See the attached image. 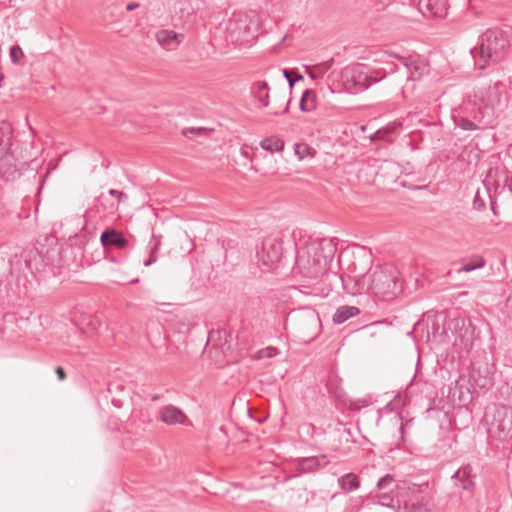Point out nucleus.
I'll use <instances>...</instances> for the list:
<instances>
[{"label": "nucleus", "mask_w": 512, "mask_h": 512, "mask_svg": "<svg viewBox=\"0 0 512 512\" xmlns=\"http://www.w3.org/2000/svg\"><path fill=\"white\" fill-rule=\"evenodd\" d=\"M336 251L331 240H312L297 250L296 268L307 279H317L328 269Z\"/></svg>", "instance_id": "f257e3e1"}, {"label": "nucleus", "mask_w": 512, "mask_h": 512, "mask_svg": "<svg viewBox=\"0 0 512 512\" xmlns=\"http://www.w3.org/2000/svg\"><path fill=\"white\" fill-rule=\"evenodd\" d=\"M366 274L367 291H371L384 300L392 299L402 291V284L399 278L400 273L391 264L374 267L371 264L366 270Z\"/></svg>", "instance_id": "f03ea898"}, {"label": "nucleus", "mask_w": 512, "mask_h": 512, "mask_svg": "<svg viewBox=\"0 0 512 512\" xmlns=\"http://www.w3.org/2000/svg\"><path fill=\"white\" fill-rule=\"evenodd\" d=\"M509 48L508 38L501 29H488L484 32L477 47L471 50V54L480 69L490 63L502 60Z\"/></svg>", "instance_id": "7ed1b4c3"}, {"label": "nucleus", "mask_w": 512, "mask_h": 512, "mask_svg": "<svg viewBox=\"0 0 512 512\" xmlns=\"http://www.w3.org/2000/svg\"><path fill=\"white\" fill-rule=\"evenodd\" d=\"M260 15L253 10L235 12L226 24V39L236 45H246L258 35Z\"/></svg>", "instance_id": "20e7f679"}, {"label": "nucleus", "mask_w": 512, "mask_h": 512, "mask_svg": "<svg viewBox=\"0 0 512 512\" xmlns=\"http://www.w3.org/2000/svg\"><path fill=\"white\" fill-rule=\"evenodd\" d=\"M385 77L384 71L360 63L345 67L341 73V80L350 93L362 92Z\"/></svg>", "instance_id": "39448f33"}, {"label": "nucleus", "mask_w": 512, "mask_h": 512, "mask_svg": "<svg viewBox=\"0 0 512 512\" xmlns=\"http://www.w3.org/2000/svg\"><path fill=\"white\" fill-rule=\"evenodd\" d=\"M372 264V257L370 254L362 253L354 255L348 270L350 274L342 276L343 289L351 294L357 295L367 291L366 270Z\"/></svg>", "instance_id": "423d86ee"}, {"label": "nucleus", "mask_w": 512, "mask_h": 512, "mask_svg": "<svg viewBox=\"0 0 512 512\" xmlns=\"http://www.w3.org/2000/svg\"><path fill=\"white\" fill-rule=\"evenodd\" d=\"M283 255V244L280 239L266 238L262 242L260 250H257L256 257L262 266L271 268L279 263Z\"/></svg>", "instance_id": "0eeeda50"}, {"label": "nucleus", "mask_w": 512, "mask_h": 512, "mask_svg": "<svg viewBox=\"0 0 512 512\" xmlns=\"http://www.w3.org/2000/svg\"><path fill=\"white\" fill-rule=\"evenodd\" d=\"M13 160V156L7 152V143L4 142L0 147V177L4 181H13L19 175Z\"/></svg>", "instance_id": "6e6552de"}, {"label": "nucleus", "mask_w": 512, "mask_h": 512, "mask_svg": "<svg viewBox=\"0 0 512 512\" xmlns=\"http://www.w3.org/2000/svg\"><path fill=\"white\" fill-rule=\"evenodd\" d=\"M329 464V460L326 455L302 457L296 460V469L299 473H312L317 471L321 467H325Z\"/></svg>", "instance_id": "1a4fd4ad"}, {"label": "nucleus", "mask_w": 512, "mask_h": 512, "mask_svg": "<svg viewBox=\"0 0 512 512\" xmlns=\"http://www.w3.org/2000/svg\"><path fill=\"white\" fill-rule=\"evenodd\" d=\"M418 9L424 16L443 17L447 11V0H417Z\"/></svg>", "instance_id": "9d476101"}, {"label": "nucleus", "mask_w": 512, "mask_h": 512, "mask_svg": "<svg viewBox=\"0 0 512 512\" xmlns=\"http://www.w3.org/2000/svg\"><path fill=\"white\" fill-rule=\"evenodd\" d=\"M100 241L105 248L117 247L123 249L128 245V240L124 235L114 228H106L101 233Z\"/></svg>", "instance_id": "9b49d317"}, {"label": "nucleus", "mask_w": 512, "mask_h": 512, "mask_svg": "<svg viewBox=\"0 0 512 512\" xmlns=\"http://www.w3.org/2000/svg\"><path fill=\"white\" fill-rule=\"evenodd\" d=\"M492 116V108L489 106L473 108L469 114V117L473 120V123H475L477 130H484L491 126L493 123Z\"/></svg>", "instance_id": "f8f14e48"}, {"label": "nucleus", "mask_w": 512, "mask_h": 512, "mask_svg": "<svg viewBox=\"0 0 512 512\" xmlns=\"http://www.w3.org/2000/svg\"><path fill=\"white\" fill-rule=\"evenodd\" d=\"M159 419L167 425H176L184 423L186 415L176 406L167 405L160 409Z\"/></svg>", "instance_id": "ddd939ff"}, {"label": "nucleus", "mask_w": 512, "mask_h": 512, "mask_svg": "<svg viewBox=\"0 0 512 512\" xmlns=\"http://www.w3.org/2000/svg\"><path fill=\"white\" fill-rule=\"evenodd\" d=\"M469 376L471 383L480 389L488 390L493 385L487 367H472Z\"/></svg>", "instance_id": "4468645a"}, {"label": "nucleus", "mask_w": 512, "mask_h": 512, "mask_svg": "<svg viewBox=\"0 0 512 512\" xmlns=\"http://www.w3.org/2000/svg\"><path fill=\"white\" fill-rule=\"evenodd\" d=\"M158 43L167 48L172 49L174 46L179 45L184 39L183 34H177L173 31L161 30L156 33Z\"/></svg>", "instance_id": "2eb2a0df"}, {"label": "nucleus", "mask_w": 512, "mask_h": 512, "mask_svg": "<svg viewBox=\"0 0 512 512\" xmlns=\"http://www.w3.org/2000/svg\"><path fill=\"white\" fill-rule=\"evenodd\" d=\"M262 300L260 297H250L247 296L243 299V306L241 308V312L244 316H257L262 310Z\"/></svg>", "instance_id": "dca6fc26"}, {"label": "nucleus", "mask_w": 512, "mask_h": 512, "mask_svg": "<svg viewBox=\"0 0 512 512\" xmlns=\"http://www.w3.org/2000/svg\"><path fill=\"white\" fill-rule=\"evenodd\" d=\"M359 313L360 310L355 306H340L333 315V322L336 324H342Z\"/></svg>", "instance_id": "f3484780"}, {"label": "nucleus", "mask_w": 512, "mask_h": 512, "mask_svg": "<svg viewBox=\"0 0 512 512\" xmlns=\"http://www.w3.org/2000/svg\"><path fill=\"white\" fill-rule=\"evenodd\" d=\"M338 484L342 491L349 493L360 487V480L354 473H347L338 479Z\"/></svg>", "instance_id": "a211bd4d"}, {"label": "nucleus", "mask_w": 512, "mask_h": 512, "mask_svg": "<svg viewBox=\"0 0 512 512\" xmlns=\"http://www.w3.org/2000/svg\"><path fill=\"white\" fill-rule=\"evenodd\" d=\"M253 94L258 99V101L264 106H268V97H269V86L265 81L257 82L253 88Z\"/></svg>", "instance_id": "6ab92c4d"}, {"label": "nucleus", "mask_w": 512, "mask_h": 512, "mask_svg": "<svg viewBox=\"0 0 512 512\" xmlns=\"http://www.w3.org/2000/svg\"><path fill=\"white\" fill-rule=\"evenodd\" d=\"M316 108V94L313 90L307 89L303 92L300 100V109L303 112H310Z\"/></svg>", "instance_id": "aec40b11"}, {"label": "nucleus", "mask_w": 512, "mask_h": 512, "mask_svg": "<svg viewBox=\"0 0 512 512\" xmlns=\"http://www.w3.org/2000/svg\"><path fill=\"white\" fill-rule=\"evenodd\" d=\"M262 149L268 152H279L284 149L285 143L283 140L276 137H267L260 142Z\"/></svg>", "instance_id": "412c9836"}, {"label": "nucleus", "mask_w": 512, "mask_h": 512, "mask_svg": "<svg viewBox=\"0 0 512 512\" xmlns=\"http://www.w3.org/2000/svg\"><path fill=\"white\" fill-rule=\"evenodd\" d=\"M407 70L410 73L409 79L416 80L428 71L425 63H417L416 61H409L405 63Z\"/></svg>", "instance_id": "4be33fe9"}, {"label": "nucleus", "mask_w": 512, "mask_h": 512, "mask_svg": "<svg viewBox=\"0 0 512 512\" xmlns=\"http://www.w3.org/2000/svg\"><path fill=\"white\" fill-rule=\"evenodd\" d=\"M399 512H428V509L421 501L408 499L399 507Z\"/></svg>", "instance_id": "5701e85b"}, {"label": "nucleus", "mask_w": 512, "mask_h": 512, "mask_svg": "<svg viewBox=\"0 0 512 512\" xmlns=\"http://www.w3.org/2000/svg\"><path fill=\"white\" fill-rule=\"evenodd\" d=\"M455 485L461 487L465 491V495H461L464 500H469L472 497V487L474 482L472 478H454Z\"/></svg>", "instance_id": "b1692460"}, {"label": "nucleus", "mask_w": 512, "mask_h": 512, "mask_svg": "<svg viewBox=\"0 0 512 512\" xmlns=\"http://www.w3.org/2000/svg\"><path fill=\"white\" fill-rule=\"evenodd\" d=\"M485 266V260L481 256H476L463 266L458 269V272H471L479 268H483Z\"/></svg>", "instance_id": "393cba45"}, {"label": "nucleus", "mask_w": 512, "mask_h": 512, "mask_svg": "<svg viewBox=\"0 0 512 512\" xmlns=\"http://www.w3.org/2000/svg\"><path fill=\"white\" fill-rule=\"evenodd\" d=\"M330 67L331 64L329 62H323L314 67L305 66V71L312 79H316L323 75Z\"/></svg>", "instance_id": "a878e982"}, {"label": "nucleus", "mask_w": 512, "mask_h": 512, "mask_svg": "<svg viewBox=\"0 0 512 512\" xmlns=\"http://www.w3.org/2000/svg\"><path fill=\"white\" fill-rule=\"evenodd\" d=\"M294 151L299 159H304L305 157H314L316 154L315 149L306 143H296L294 145Z\"/></svg>", "instance_id": "bb28decb"}, {"label": "nucleus", "mask_w": 512, "mask_h": 512, "mask_svg": "<svg viewBox=\"0 0 512 512\" xmlns=\"http://www.w3.org/2000/svg\"><path fill=\"white\" fill-rule=\"evenodd\" d=\"M37 252L42 257L45 265L53 264L55 256L59 254L57 247L45 249L42 246L40 249H37Z\"/></svg>", "instance_id": "cd10ccee"}, {"label": "nucleus", "mask_w": 512, "mask_h": 512, "mask_svg": "<svg viewBox=\"0 0 512 512\" xmlns=\"http://www.w3.org/2000/svg\"><path fill=\"white\" fill-rule=\"evenodd\" d=\"M319 323V316L313 312L304 315L301 319V324L303 325L304 328H309L310 326L314 328L315 335L317 334Z\"/></svg>", "instance_id": "c85d7f7f"}, {"label": "nucleus", "mask_w": 512, "mask_h": 512, "mask_svg": "<svg viewBox=\"0 0 512 512\" xmlns=\"http://www.w3.org/2000/svg\"><path fill=\"white\" fill-rule=\"evenodd\" d=\"M455 124L460 127L462 130L465 131H473L477 130L475 127V123H473V120L468 116H456L454 117Z\"/></svg>", "instance_id": "c756f323"}, {"label": "nucleus", "mask_w": 512, "mask_h": 512, "mask_svg": "<svg viewBox=\"0 0 512 512\" xmlns=\"http://www.w3.org/2000/svg\"><path fill=\"white\" fill-rule=\"evenodd\" d=\"M24 58V53L20 46L14 45L10 48V59L14 64H20Z\"/></svg>", "instance_id": "7c9ffc66"}, {"label": "nucleus", "mask_w": 512, "mask_h": 512, "mask_svg": "<svg viewBox=\"0 0 512 512\" xmlns=\"http://www.w3.org/2000/svg\"><path fill=\"white\" fill-rule=\"evenodd\" d=\"M394 483V477L387 474L379 479L377 483V487L379 490H386L388 492L391 491L390 486Z\"/></svg>", "instance_id": "2f4dec72"}, {"label": "nucleus", "mask_w": 512, "mask_h": 512, "mask_svg": "<svg viewBox=\"0 0 512 512\" xmlns=\"http://www.w3.org/2000/svg\"><path fill=\"white\" fill-rule=\"evenodd\" d=\"M159 245L160 242L155 241L154 244L151 246L149 258L143 262L144 266L148 267L157 261V252L159 249Z\"/></svg>", "instance_id": "473e14b6"}, {"label": "nucleus", "mask_w": 512, "mask_h": 512, "mask_svg": "<svg viewBox=\"0 0 512 512\" xmlns=\"http://www.w3.org/2000/svg\"><path fill=\"white\" fill-rule=\"evenodd\" d=\"M472 466L467 464L463 467H461L458 471L455 472L453 478H472Z\"/></svg>", "instance_id": "72a5a7b5"}, {"label": "nucleus", "mask_w": 512, "mask_h": 512, "mask_svg": "<svg viewBox=\"0 0 512 512\" xmlns=\"http://www.w3.org/2000/svg\"><path fill=\"white\" fill-rule=\"evenodd\" d=\"M206 132L205 128L202 127H189L183 130V135L192 138L194 135H203Z\"/></svg>", "instance_id": "f704fd0d"}, {"label": "nucleus", "mask_w": 512, "mask_h": 512, "mask_svg": "<svg viewBox=\"0 0 512 512\" xmlns=\"http://www.w3.org/2000/svg\"><path fill=\"white\" fill-rule=\"evenodd\" d=\"M283 74H284V77L287 79L289 86L291 88L293 87V85L296 81L303 80V76L300 75L298 72L293 73L295 75V79H292L291 73L286 69L283 70Z\"/></svg>", "instance_id": "c9c22d12"}, {"label": "nucleus", "mask_w": 512, "mask_h": 512, "mask_svg": "<svg viewBox=\"0 0 512 512\" xmlns=\"http://www.w3.org/2000/svg\"><path fill=\"white\" fill-rule=\"evenodd\" d=\"M473 208L475 210H482L485 208V201L484 199L480 196V193L479 191L476 192L475 194V197L473 199Z\"/></svg>", "instance_id": "e433bc0d"}, {"label": "nucleus", "mask_w": 512, "mask_h": 512, "mask_svg": "<svg viewBox=\"0 0 512 512\" xmlns=\"http://www.w3.org/2000/svg\"><path fill=\"white\" fill-rule=\"evenodd\" d=\"M109 195H111L112 197H115L117 199V201L120 203V202H124L128 199V196L126 193L124 192H121V191H118L116 189H110L108 191Z\"/></svg>", "instance_id": "4c0bfd02"}, {"label": "nucleus", "mask_w": 512, "mask_h": 512, "mask_svg": "<svg viewBox=\"0 0 512 512\" xmlns=\"http://www.w3.org/2000/svg\"><path fill=\"white\" fill-rule=\"evenodd\" d=\"M378 499H379V502L382 504V505H385V506H390L393 499L392 497L390 496L389 492L388 491H384L382 493H380L378 495Z\"/></svg>", "instance_id": "58836bf2"}, {"label": "nucleus", "mask_w": 512, "mask_h": 512, "mask_svg": "<svg viewBox=\"0 0 512 512\" xmlns=\"http://www.w3.org/2000/svg\"><path fill=\"white\" fill-rule=\"evenodd\" d=\"M55 372L60 381H63L66 379V373L62 367H60V366L56 367Z\"/></svg>", "instance_id": "ea45409f"}, {"label": "nucleus", "mask_w": 512, "mask_h": 512, "mask_svg": "<svg viewBox=\"0 0 512 512\" xmlns=\"http://www.w3.org/2000/svg\"><path fill=\"white\" fill-rule=\"evenodd\" d=\"M489 95L490 96H495V98H497V101L499 102V91H498V85L496 84L494 87H491L489 88Z\"/></svg>", "instance_id": "a19ab883"}, {"label": "nucleus", "mask_w": 512, "mask_h": 512, "mask_svg": "<svg viewBox=\"0 0 512 512\" xmlns=\"http://www.w3.org/2000/svg\"><path fill=\"white\" fill-rule=\"evenodd\" d=\"M138 7H139V3L131 2V3L127 4L126 10L127 11H133V10H135Z\"/></svg>", "instance_id": "79ce46f5"}, {"label": "nucleus", "mask_w": 512, "mask_h": 512, "mask_svg": "<svg viewBox=\"0 0 512 512\" xmlns=\"http://www.w3.org/2000/svg\"><path fill=\"white\" fill-rule=\"evenodd\" d=\"M473 504L474 503H471L469 507H466V512H482L478 508L473 509L472 508Z\"/></svg>", "instance_id": "37998d69"}, {"label": "nucleus", "mask_w": 512, "mask_h": 512, "mask_svg": "<svg viewBox=\"0 0 512 512\" xmlns=\"http://www.w3.org/2000/svg\"><path fill=\"white\" fill-rule=\"evenodd\" d=\"M290 101H291L290 99L287 101V103H286V107H285V109L283 110V113H285V112H287V111H288Z\"/></svg>", "instance_id": "c03bdc74"}, {"label": "nucleus", "mask_w": 512, "mask_h": 512, "mask_svg": "<svg viewBox=\"0 0 512 512\" xmlns=\"http://www.w3.org/2000/svg\"><path fill=\"white\" fill-rule=\"evenodd\" d=\"M491 207H492L493 212H494V213H496V211H495V206H494V202H491Z\"/></svg>", "instance_id": "a18cd8bd"}, {"label": "nucleus", "mask_w": 512, "mask_h": 512, "mask_svg": "<svg viewBox=\"0 0 512 512\" xmlns=\"http://www.w3.org/2000/svg\"><path fill=\"white\" fill-rule=\"evenodd\" d=\"M460 322L462 323V326L465 325V320L464 319H461Z\"/></svg>", "instance_id": "49530a36"}, {"label": "nucleus", "mask_w": 512, "mask_h": 512, "mask_svg": "<svg viewBox=\"0 0 512 512\" xmlns=\"http://www.w3.org/2000/svg\"><path fill=\"white\" fill-rule=\"evenodd\" d=\"M3 77H4L3 74L0 73V82L3 80Z\"/></svg>", "instance_id": "de8ad7c7"}, {"label": "nucleus", "mask_w": 512, "mask_h": 512, "mask_svg": "<svg viewBox=\"0 0 512 512\" xmlns=\"http://www.w3.org/2000/svg\"><path fill=\"white\" fill-rule=\"evenodd\" d=\"M272 114H273V115H278V114H279V112H278V111H273V112H272Z\"/></svg>", "instance_id": "09e8293b"}]
</instances>
